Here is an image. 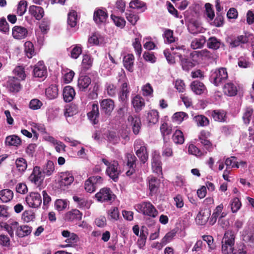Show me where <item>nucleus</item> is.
Listing matches in <instances>:
<instances>
[{"mask_svg": "<svg viewBox=\"0 0 254 254\" xmlns=\"http://www.w3.org/2000/svg\"><path fill=\"white\" fill-rule=\"evenodd\" d=\"M203 241L206 242L209 247V251L213 250L215 249V246L213 244V238L210 235H203L202 237Z\"/></svg>", "mask_w": 254, "mask_h": 254, "instance_id": "obj_61", "label": "nucleus"}, {"mask_svg": "<svg viewBox=\"0 0 254 254\" xmlns=\"http://www.w3.org/2000/svg\"><path fill=\"white\" fill-rule=\"evenodd\" d=\"M67 202L63 199H57L55 203V206L56 209L61 211L65 209L67 206Z\"/></svg>", "mask_w": 254, "mask_h": 254, "instance_id": "obj_62", "label": "nucleus"}, {"mask_svg": "<svg viewBox=\"0 0 254 254\" xmlns=\"http://www.w3.org/2000/svg\"><path fill=\"white\" fill-rule=\"evenodd\" d=\"M136 209L140 213L152 218H155L158 212L153 205L149 201L142 202L136 205Z\"/></svg>", "mask_w": 254, "mask_h": 254, "instance_id": "obj_4", "label": "nucleus"}, {"mask_svg": "<svg viewBox=\"0 0 254 254\" xmlns=\"http://www.w3.org/2000/svg\"><path fill=\"white\" fill-rule=\"evenodd\" d=\"M13 72L15 76H17L22 80H24L26 77L24 68L22 65L17 66L13 70Z\"/></svg>", "mask_w": 254, "mask_h": 254, "instance_id": "obj_46", "label": "nucleus"}, {"mask_svg": "<svg viewBox=\"0 0 254 254\" xmlns=\"http://www.w3.org/2000/svg\"><path fill=\"white\" fill-rule=\"evenodd\" d=\"M101 109L106 115H110L114 109V102L109 99H104L100 102Z\"/></svg>", "mask_w": 254, "mask_h": 254, "instance_id": "obj_18", "label": "nucleus"}, {"mask_svg": "<svg viewBox=\"0 0 254 254\" xmlns=\"http://www.w3.org/2000/svg\"><path fill=\"white\" fill-rule=\"evenodd\" d=\"M73 199L80 208L86 209L90 207V202L82 197L75 195L73 196Z\"/></svg>", "mask_w": 254, "mask_h": 254, "instance_id": "obj_30", "label": "nucleus"}, {"mask_svg": "<svg viewBox=\"0 0 254 254\" xmlns=\"http://www.w3.org/2000/svg\"><path fill=\"white\" fill-rule=\"evenodd\" d=\"M7 87L10 92L17 93L20 91L22 85L19 79L14 77H10L7 82Z\"/></svg>", "mask_w": 254, "mask_h": 254, "instance_id": "obj_15", "label": "nucleus"}, {"mask_svg": "<svg viewBox=\"0 0 254 254\" xmlns=\"http://www.w3.org/2000/svg\"><path fill=\"white\" fill-rule=\"evenodd\" d=\"M236 234L233 230L225 232L221 242V251L223 254H233L234 253Z\"/></svg>", "mask_w": 254, "mask_h": 254, "instance_id": "obj_1", "label": "nucleus"}, {"mask_svg": "<svg viewBox=\"0 0 254 254\" xmlns=\"http://www.w3.org/2000/svg\"><path fill=\"white\" fill-rule=\"evenodd\" d=\"M211 215V210L209 209H204L200 210L195 219L196 222L200 225H205L208 221Z\"/></svg>", "mask_w": 254, "mask_h": 254, "instance_id": "obj_16", "label": "nucleus"}, {"mask_svg": "<svg viewBox=\"0 0 254 254\" xmlns=\"http://www.w3.org/2000/svg\"><path fill=\"white\" fill-rule=\"evenodd\" d=\"M193 121L198 127H206L209 125L208 119L204 115H198L193 117Z\"/></svg>", "mask_w": 254, "mask_h": 254, "instance_id": "obj_31", "label": "nucleus"}, {"mask_svg": "<svg viewBox=\"0 0 254 254\" xmlns=\"http://www.w3.org/2000/svg\"><path fill=\"white\" fill-rule=\"evenodd\" d=\"M249 41V38L247 35H240L231 40L230 45L232 48H235L241 44H246Z\"/></svg>", "mask_w": 254, "mask_h": 254, "instance_id": "obj_32", "label": "nucleus"}, {"mask_svg": "<svg viewBox=\"0 0 254 254\" xmlns=\"http://www.w3.org/2000/svg\"><path fill=\"white\" fill-rule=\"evenodd\" d=\"M134 148L140 161L144 164L148 159V154L144 142L140 139L136 140L134 143Z\"/></svg>", "mask_w": 254, "mask_h": 254, "instance_id": "obj_5", "label": "nucleus"}, {"mask_svg": "<svg viewBox=\"0 0 254 254\" xmlns=\"http://www.w3.org/2000/svg\"><path fill=\"white\" fill-rule=\"evenodd\" d=\"M26 201L29 206L38 208L42 203V198L39 193L32 192L26 196Z\"/></svg>", "mask_w": 254, "mask_h": 254, "instance_id": "obj_11", "label": "nucleus"}, {"mask_svg": "<svg viewBox=\"0 0 254 254\" xmlns=\"http://www.w3.org/2000/svg\"><path fill=\"white\" fill-rule=\"evenodd\" d=\"M149 189L151 195L155 194L160 186V181L155 177L150 176L148 178Z\"/></svg>", "mask_w": 254, "mask_h": 254, "instance_id": "obj_25", "label": "nucleus"}, {"mask_svg": "<svg viewBox=\"0 0 254 254\" xmlns=\"http://www.w3.org/2000/svg\"><path fill=\"white\" fill-rule=\"evenodd\" d=\"M147 120L150 124L154 125L159 120V113L156 110H152L147 113Z\"/></svg>", "mask_w": 254, "mask_h": 254, "instance_id": "obj_37", "label": "nucleus"}, {"mask_svg": "<svg viewBox=\"0 0 254 254\" xmlns=\"http://www.w3.org/2000/svg\"><path fill=\"white\" fill-rule=\"evenodd\" d=\"M63 95L65 102H70L74 99L75 92L71 86H66L63 89Z\"/></svg>", "mask_w": 254, "mask_h": 254, "instance_id": "obj_24", "label": "nucleus"}, {"mask_svg": "<svg viewBox=\"0 0 254 254\" xmlns=\"http://www.w3.org/2000/svg\"><path fill=\"white\" fill-rule=\"evenodd\" d=\"M59 186L60 189L65 190L74 181L72 174L68 171L63 172L61 174Z\"/></svg>", "mask_w": 254, "mask_h": 254, "instance_id": "obj_6", "label": "nucleus"}, {"mask_svg": "<svg viewBox=\"0 0 254 254\" xmlns=\"http://www.w3.org/2000/svg\"><path fill=\"white\" fill-rule=\"evenodd\" d=\"M111 18L117 26L121 28H123L125 26L126 21L123 18L111 15Z\"/></svg>", "mask_w": 254, "mask_h": 254, "instance_id": "obj_63", "label": "nucleus"}, {"mask_svg": "<svg viewBox=\"0 0 254 254\" xmlns=\"http://www.w3.org/2000/svg\"><path fill=\"white\" fill-rule=\"evenodd\" d=\"M82 213L76 209H72L67 212L64 217L65 221L68 222H76L81 220Z\"/></svg>", "mask_w": 254, "mask_h": 254, "instance_id": "obj_17", "label": "nucleus"}, {"mask_svg": "<svg viewBox=\"0 0 254 254\" xmlns=\"http://www.w3.org/2000/svg\"><path fill=\"white\" fill-rule=\"evenodd\" d=\"M91 83L90 78L86 75H80L78 80L77 85L80 90L87 88Z\"/></svg>", "mask_w": 254, "mask_h": 254, "instance_id": "obj_33", "label": "nucleus"}, {"mask_svg": "<svg viewBox=\"0 0 254 254\" xmlns=\"http://www.w3.org/2000/svg\"><path fill=\"white\" fill-rule=\"evenodd\" d=\"M127 79L125 76H122L119 82H122L121 90L119 93V98L123 102H126L128 99L129 91L127 88Z\"/></svg>", "mask_w": 254, "mask_h": 254, "instance_id": "obj_12", "label": "nucleus"}, {"mask_svg": "<svg viewBox=\"0 0 254 254\" xmlns=\"http://www.w3.org/2000/svg\"><path fill=\"white\" fill-rule=\"evenodd\" d=\"M15 165L18 170L22 173L24 172L27 167V162L23 158H17L15 161Z\"/></svg>", "mask_w": 254, "mask_h": 254, "instance_id": "obj_40", "label": "nucleus"}, {"mask_svg": "<svg viewBox=\"0 0 254 254\" xmlns=\"http://www.w3.org/2000/svg\"><path fill=\"white\" fill-rule=\"evenodd\" d=\"M43 103L40 100L35 98L32 99L29 104V107L33 110H36L40 109L42 106Z\"/></svg>", "mask_w": 254, "mask_h": 254, "instance_id": "obj_56", "label": "nucleus"}, {"mask_svg": "<svg viewBox=\"0 0 254 254\" xmlns=\"http://www.w3.org/2000/svg\"><path fill=\"white\" fill-rule=\"evenodd\" d=\"M103 179L99 176L90 177L85 182V190L88 192L94 191L98 185L102 183Z\"/></svg>", "mask_w": 254, "mask_h": 254, "instance_id": "obj_7", "label": "nucleus"}, {"mask_svg": "<svg viewBox=\"0 0 254 254\" xmlns=\"http://www.w3.org/2000/svg\"><path fill=\"white\" fill-rule=\"evenodd\" d=\"M20 225L18 222L14 220H9L8 223L5 224L4 226V228L7 232L10 237L13 238L14 237V232H15V234L18 236V233L19 232Z\"/></svg>", "mask_w": 254, "mask_h": 254, "instance_id": "obj_14", "label": "nucleus"}, {"mask_svg": "<svg viewBox=\"0 0 254 254\" xmlns=\"http://www.w3.org/2000/svg\"><path fill=\"white\" fill-rule=\"evenodd\" d=\"M32 232V228L27 225H20L18 237L22 238L27 236L31 234Z\"/></svg>", "mask_w": 254, "mask_h": 254, "instance_id": "obj_41", "label": "nucleus"}, {"mask_svg": "<svg viewBox=\"0 0 254 254\" xmlns=\"http://www.w3.org/2000/svg\"><path fill=\"white\" fill-rule=\"evenodd\" d=\"M152 170L157 174L162 175V162L159 154L154 153L152 158Z\"/></svg>", "mask_w": 254, "mask_h": 254, "instance_id": "obj_19", "label": "nucleus"}, {"mask_svg": "<svg viewBox=\"0 0 254 254\" xmlns=\"http://www.w3.org/2000/svg\"><path fill=\"white\" fill-rule=\"evenodd\" d=\"M102 162L107 166L106 173L114 181L116 182L118 179L121 171L118 168V161L114 160L109 162L105 158L102 159Z\"/></svg>", "mask_w": 254, "mask_h": 254, "instance_id": "obj_3", "label": "nucleus"}, {"mask_svg": "<svg viewBox=\"0 0 254 254\" xmlns=\"http://www.w3.org/2000/svg\"><path fill=\"white\" fill-rule=\"evenodd\" d=\"M33 75L35 77L42 78L47 76V67L44 64H36L33 69Z\"/></svg>", "mask_w": 254, "mask_h": 254, "instance_id": "obj_28", "label": "nucleus"}, {"mask_svg": "<svg viewBox=\"0 0 254 254\" xmlns=\"http://www.w3.org/2000/svg\"><path fill=\"white\" fill-rule=\"evenodd\" d=\"M128 121L132 125L133 132L135 134H137L140 129L141 121L139 117L137 116H129Z\"/></svg>", "mask_w": 254, "mask_h": 254, "instance_id": "obj_26", "label": "nucleus"}, {"mask_svg": "<svg viewBox=\"0 0 254 254\" xmlns=\"http://www.w3.org/2000/svg\"><path fill=\"white\" fill-rule=\"evenodd\" d=\"M225 164L227 166V169H231L235 167L238 168L239 167L238 163L236 161V158L233 156L227 158L225 160Z\"/></svg>", "mask_w": 254, "mask_h": 254, "instance_id": "obj_50", "label": "nucleus"}, {"mask_svg": "<svg viewBox=\"0 0 254 254\" xmlns=\"http://www.w3.org/2000/svg\"><path fill=\"white\" fill-rule=\"evenodd\" d=\"M77 13L75 11L70 12L68 15L67 23L71 27H74L77 24Z\"/></svg>", "mask_w": 254, "mask_h": 254, "instance_id": "obj_52", "label": "nucleus"}, {"mask_svg": "<svg viewBox=\"0 0 254 254\" xmlns=\"http://www.w3.org/2000/svg\"><path fill=\"white\" fill-rule=\"evenodd\" d=\"M25 46V52L26 56L28 58H31L32 56L34 53V50L33 49V44L29 41L25 42L24 44Z\"/></svg>", "mask_w": 254, "mask_h": 254, "instance_id": "obj_57", "label": "nucleus"}, {"mask_svg": "<svg viewBox=\"0 0 254 254\" xmlns=\"http://www.w3.org/2000/svg\"><path fill=\"white\" fill-rule=\"evenodd\" d=\"M108 18V14L106 11L102 9H98L95 10L93 15V19L97 24L105 23Z\"/></svg>", "mask_w": 254, "mask_h": 254, "instance_id": "obj_20", "label": "nucleus"}, {"mask_svg": "<svg viewBox=\"0 0 254 254\" xmlns=\"http://www.w3.org/2000/svg\"><path fill=\"white\" fill-rule=\"evenodd\" d=\"M172 139L176 144H183L184 142L183 132L180 130H176L173 134Z\"/></svg>", "mask_w": 254, "mask_h": 254, "instance_id": "obj_43", "label": "nucleus"}, {"mask_svg": "<svg viewBox=\"0 0 254 254\" xmlns=\"http://www.w3.org/2000/svg\"><path fill=\"white\" fill-rule=\"evenodd\" d=\"M205 14L210 20H212L214 18L215 14L214 11L212 8V5L210 3H206L205 4Z\"/></svg>", "mask_w": 254, "mask_h": 254, "instance_id": "obj_60", "label": "nucleus"}, {"mask_svg": "<svg viewBox=\"0 0 254 254\" xmlns=\"http://www.w3.org/2000/svg\"><path fill=\"white\" fill-rule=\"evenodd\" d=\"M44 177L45 175L43 173H42L40 168L38 166H35L29 177V180L35 185L39 186L42 183Z\"/></svg>", "mask_w": 254, "mask_h": 254, "instance_id": "obj_10", "label": "nucleus"}, {"mask_svg": "<svg viewBox=\"0 0 254 254\" xmlns=\"http://www.w3.org/2000/svg\"><path fill=\"white\" fill-rule=\"evenodd\" d=\"M160 129L163 136L170 134L172 131L171 126L165 122L161 124Z\"/></svg>", "mask_w": 254, "mask_h": 254, "instance_id": "obj_53", "label": "nucleus"}, {"mask_svg": "<svg viewBox=\"0 0 254 254\" xmlns=\"http://www.w3.org/2000/svg\"><path fill=\"white\" fill-rule=\"evenodd\" d=\"M131 103L135 112H140L145 106L144 99L139 95L134 97L131 101Z\"/></svg>", "mask_w": 254, "mask_h": 254, "instance_id": "obj_29", "label": "nucleus"}, {"mask_svg": "<svg viewBox=\"0 0 254 254\" xmlns=\"http://www.w3.org/2000/svg\"><path fill=\"white\" fill-rule=\"evenodd\" d=\"M95 197L98 201L108 202L113 201L115 199V195L109 188H103L97 192Z\"/></svg>", "mask_w": 254, "mask_h": 254, "instance_id": "obj_9", "label": "nucleus"}, {"mask_svg": "<svg viewBox=\"0 0 254 254\" xmlns=\"http://www.w3.org/2000/svg\"><path fill=\"white\" fill-rule=\"evenodd\" d=\"M207 45L209 48L216 50L220 47V42L215 37H211L208 39Z\"/></svg>", "mask_w": 254, "mask_h": 254, "instance_id": "obj_45", "label": "nucleus"}, {"mask_svg": "<svg viewBox=\"0 0 254 254\" xmlns=\"http://www.w3.org/2000/svg\"><path fill=\"white\" fill-rule=\"evenodd\" d=\"M13 197V193L10 190L4 189L0 191V199L4 203L10 201Z\"/></svg>", "mask_w": 254, "mask_h": 254, "instance_id": "obj_35", "label": "nucleus"}, {"mask_svg": "<svg viewBox=\"0 0 254 254\" xmlns=\"http://www.w3.org/2000/svg\"><path fill=\"white\" fill-rule=\"evenodd\" d=\"M64 76H63V80L65 83H69L72 80L74 76V72L69 69H66V70H64L63 71Z\"/></svg>", "mask_w": 254, "mask_h": 254, "instance_id": "obj_47", "label": "nucleus"}, {"mask_svg": "<svg viewBox=\"0 0 254 254\" xmlns=\"http://www.w3.org/2000/svg\"><path fill=\"white\" fill-rule=\"evenodd\" d=\"M127 165L129 168H135L137 161L136 157L132 154L127 153L126 155Z\"/></svg>", "mask_w": 254, "mask_h": 254, "instance_id": "obj_54", "label": "nucleus"}, {"mask_svg": "<svg viewBox=\"0 0 254 254\" xmlns=\"http://www.w3.org/2000/svg\"><path fill=\"white\" fill-rule=\"evenodd\" d=\"M241 206V203L239 199L235 197L231 202V208L233 213L237 212Z\"/></svg>", "mask_w": 254, "mask_h": 254, "instance_id": "obj_58", "label": "nucleus"}, {"mask_svg": "<svg viewBox=\"0 0 254 254\" xmlns=\"http://www.w3.org/2000/svg\"><path fill=\"white\" fill-rule=\"evenodd\" d=\"M78 113V108L75 105H71L66 108L64 112V116L66 118L70 117Z\"/></svg>", "mask_w": 254, "mask_h": 254, "instance_id": "obj_48", "label": "nucleus"}, {"mask_svg": "<svg viewBox=\"0 0 254 254\" xmlns=\"http://www.w3.org/2000/svg\"><path fill=\"white\" fill-rule=\"evenodd\" d=\"M188 29L189 32L193 35H196L201 31L200 27L199 26L198 24L195 22L189 24Z\"/></svg>", "mask_w": 254, "mask_h": 254, "instance_id": "obj_55", "label": "nucleus"}, {"mask_svg": "<svg viewBox=\"0 0 254 254\" xmlns=\"http://www.w3.org/2000/svg\"><path fill=\"white\" fill-rule=\"evenodd\" d=\"M176 235V232L174 231H170L167 233L165 236L162 238L161 240V244L162 245H166L170 242Z\"/></svg>", "mask_w": 254, "mask_h": 254, "instance_id": "obj_64", "label": "nucleus"}, {"mask_svg": "<svg viewBox=\"0 0 254 254\" xmlns=\"http://www.w3.org/2000/svg\"><path fill=\"white\" fill-rule=\"evenodd\" d=\"M211 116L215 121L223 122L226 121V113L223 110H214Z\"/></svg>", "mask_w": 254, "mask_h": 254, "instance_id": "obj_38", "label": "nucleus"}, {"mask_svg": "<svg viewBox=\"0 0 254 254\" xmlns=\"http://www.w3.org/2000/svg\"><path fill=\"white\" fill-rule=\"evenodd\" d=\"M45 95L49 100L56 99L59 95V89L58 86L55 84H51L45 90Z\"/></svg>", "mask_w": 254, "mask_h": 254, "instance_id": "obj_22", "label": "nucleus"}, {"mask_svg": "<svg viewBox=\"0 0 254 254\" xmlns=\"http://www.w3.org/2000/svg\"><path fill=\"white\" fill-rule=\"evenodd\" d=\"M188 117V115L183 112H179L175 113L172 117V120L174 122H176L177 124H180L182 123L185 118Z\"/></svg>", "mask_w": 254, "mask_h": 254, "instance_id": "obj_44", "label": "nucleus"}, {"mask_svg": "<svg viewBox=\"0 0 254 254\" xmlns=\"http://www.w3.org/2000/svg\"><path fill=\"white\" fill-rule=\"evenodd\" d=\"M30 14L34 16L36 19H41L44 15L43 8L41 6L31 5L29 8Z\"/></svg>", "mask_w": 254, "mask_h": 254, "instance_id": "obj_23", "label": "nucleus"}, {"mask_svg": "<svg viewBox=\"0 0 254 254\" xmlns=\"http://www.w3.org/2000/svg\"><path fill=\"white\" fill-rule=\"evenodd\" d=\"M224 94L229 96H235L238 92L236 86L232 82L226 83L223 88Z\"/></svg>", "mask_w": 254, "mask_h": 254, "instance_id": "obj_27", "label": "nucleus"}, {"mask_svg": "<svg viewBox=\"0 0 254 254\" xmlns=\"http://www.w3.org/2000/svg\"><path fill=\"white\" fill-rule=\"evenodd\" d=\"M22 219L26 222L33 221L35 218V214L32 210H26L22 214Z\"/></svg>", "mask_w": 254, "mask_h": 254, "instance_id": "obj_51", "label": "nucleus"}, {"mask_svg": "<svg viewBox=\"0 0 254 254\" xmlns=\"http://www.w3.org/2000/svg\"><path fill=\"white\" fill-rule=\"evenodd\" d=\"M6 145L9 146H18L21 143V140L19 137L16 135H10L7 136L5 141Z\"/></svg>", "mask_w": 254, "mask_h": 254, "instance_id": "obj_39", "label": "nucleus"}, {"mask_svg": "<svg viewBox=\"0 0 254 254\" xmlns=\"http://www.w3.org/2000/svg\"><path fill=\"white\" fill-rule=\"evenodd\" d=\"M243 240L250 245L254 244V228L245 230L243 234Z\"/></svg>", "mask_w": 254, "mask_h": 254, "instance_id": "obj_34", "label": "nucleus"}, {"mask_svg": "<svg viewBox=\"0 0 254 254\" xmlns=\"http://www.w3.org/2000/svg\"><path fill=\"white\" fill-rule=\"evenodd\" d=\"M27 2L24 0H20L17 5V14L19 16H22L26 12Z\"/></svg>", "mask_w": 254, "mask_h": 254, "instance_id": "obj_49", "label": "nucleus"}, {"mask_svg": "<svg viewBox=\"0 0 254 254\" xmlns=\"http://www.w3.org/2000/svg\"><path fill=\"white\" fill-rule=\"evenodd\" d=\"M188 152L190 154L196 156H201L203 155V154L200 149L192 144L189 145Z\"/></svg>", "mask_w": 254, "mask_h": 254, "instance_id": "obj_59", "label": "nucleus"}, {"mask_svg": "<svg viewBox=\"0 0 254 254\" xmlns=\"http://www.w3.org/2000/svg\"><path fill=\"white\" fill-rule=\"evenodd\" d=\"M210 135V132L205 130H201L198 135V140L204 148L209 152L212 151L213 149L212 143L208 139V138Z\"/></svg>", "mask_w": 254, "mask_h": 254, "instance_id": "obj_8", "label": "nucleus"}, {"mask_svg": "<svg viewBox=\"0 0 254 254\" xmlns=\"http://www.w3.org/2000/svg\"><path fill=\"white\" fill-rule=\"evenodd\" d=\"M55 171V165L53 161H48L46 165L44 166L43 173L44 175L50 176Z\"/></svg>", "mask_w": 254, "mask_h": 254, "instance_id": "obj_42", "label": "nucleus"}, {"mask_svg": "<svg viewBox=\"0 0 254 254\" xmlns=\"http://www.w3.org/2000/svg\"><path fill=\"white\" fill-rule=\"evenodd\" d=\"M190 88L191 90L197 95H201L207 92L206 88L204 84L197 80L191 82Z\"/></svg>", "mask_w": 254, "mask_h": 254, "instance_id": "obj_21", "label": "nucleus"}, {"mask_svg": "<svg viewBox=\"0 0 254 254\" xmlns=\"http://www.w3.org/2000/svg\"><path fill=\"white\" fill-rule=\"evenodd\" d=\"M99 108L97 104H93L92 106V110L87 114L88 118L90 120L93 121L94 124H97V118L99 117Z\"/></svg>", "mask_w": 254, "mask_h": 254, "instance_id": "obj_36", "label": "nucleus"}, {"mask_svg": "<svg viewBox=\"0 0 254 254\" xmlns=\"http://www.w3.org/2000/svg\"><path fill=\"white\" fill-rule=\"evenodd\" d=\"M28 35V29L24 27L16 25L12 28V35L15 39L22 40L25 39Z\"/></svg>", "mask_w": 254, "mask_h": 254, "instance_id": "obj_13", "label": "nucleus"}, {"mask_svg": "<svg viewBox=\"0 0 254 254\" xmlns=\"http://www.w3.org/2000/svg\"><path fill=\"white\" fill-rule=\"evenodd\" d=\"M228 78V74L225 68H220L212 71L210 76V82L216 86H219Z\"/></svg>", "mask_w": 254, "mask_h": 254, "instance_id": "obj_2", "label": "nucleus"}]
</instances>
